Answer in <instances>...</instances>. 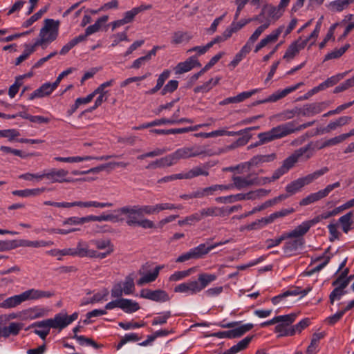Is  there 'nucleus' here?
I'll return each instance as SVG.
<instances>
[{
    "label": "nucleus",
    "instance_id": "obj_36",
    "mask_svg": "<svg viewBox=\"0 0 354 354\" xmlns=\"http://www.w3.org/2000/svg\"><path fill=\"white\" fill-rule=\"evenodd\" d=\"M252 48L249 46L248 44H245V45L241 48V49L238 52L233 59L229 64V66L234 68L241 61L242 59L251 51Z\"/></svg>",
    "mask_w": 354,
    "mask_h": 354
},
{
    "label": "nucleus",
    "instance_id": "obj_17",
    "mask_svg": "<svg viewBox=\"0 0 354 354\" xmlns=\"http://www.w3.org/2000/svg\"><path fill=\"white\" fill-rule=\"evenodd\" d=\"M48 309L37 306L22 310L23 320L35 319L46 316Z\"/></svg>",
    "mask_w": 354,
    "mask_h": 354
},
{
    "label": "nucleus",
    "instance_id": "obj_59",
    "mask_svg": "<svg viewBox=\"0 0 354 354\" xmlns=\"http://www.w3.org/2000/svg\"><path fill=\"white\" fill-rule=\"evenodd\" d=\"M192 268H189L187 270L176 271L169 276V280L170 281H178L182 280L189 276L192 274Z\"/></svg>",
    "mask_w": 354,
    "mask_h": 354
},
{
    "label": "nucleus",
    "instance_id": "obj_12",
    "mask_svg": "<svg viewBox=\"0 0 354 354\" xmlns=\"http://www.w3.org/2000/svg\"><path fill=\"white\" fill-rule=\"evenodd\" d=\"M303 84H304L303 82H299L294 86L287 87L283 90L277 91L276 92H274V93L270 95L268 97L257 102L256 104L277 102L279 100L286 97L288 94L295 91V90L299 88Z\"/></svg>",
    "mask_w": 354,
    "mask_h": 354
},
{
    "label": "nucleus",
    "instance_id": "obj_30",
    "mask_svg": "<svg viewBox=\"0 0 354 354\" xmlns=\"http://www.w3.org/2000/svg\"><path fill=\"white\" fill-rule=\"evenodd\" d=\"M354 0H335L328 3V8L334 12H340L346 9Z\"/></svg>",
    "mask_w": 354,
    "mask_h": 354
},
{
    "label": "nucleus",
    "instance_id": "obj_37",
    "mask_svg": "<svg viewBox=\"0 0 354 354\" xmlns=\"http://www.w3.org/2000/svg\"><path fill=\"white\" fill-rule=\"evenodd\" d=\"M108 20V16L105 15L100 18H99L94 24L88 26L85 30V34L82 35V36H85V39L86 37L93 33H95L100 30L102 24L106 22Z\"/></svg>",
    "mask_w": 354,
    "mask_h": 354
},
{
    "label": "nucleus",
    "instance_id": "obj_32",
    "mask_svg": "<svg viewBox=\"0 0 354 354\" xmlns=\"http://www.w3.org/2000/svg\"><path fill=\"white\" fill-rule=\"evenodd\" d=\"M310 226L307 221L302 222L299 225L295 227L293 230L286 232L288 239L291 238H303L302 236L308 232L310 230Z\"/></svg>",
    "mask_w": 354,
    "mask_h": 354
},
{
    "label": "nucleus",
    "instance_id": "obj_20",
    "mask_svg": "<svg viewBox=\"0 0 354 354\" xmlns=\"http://www.w3.org/2000/svg\"><path fill=\"white\" fill-rule=\"evenodd\" d=\"M196 66H200V63L195 56L189 57L185 62H180L175 67L176 74H183L191 71Z\"/></svg>",
    "mask_w": 354,
    "mask_h": 354
},
{
    "label": "nucleus",
    "instance_id": "obj_49",
    "mask_svg": "<svg viewBox=\"0 0 354 354\" xmlns=\"http://www.w3.org/2000/svg\"><path fill=\"white\" fill-rule=\"evenodd\" d=\"M350 47L349 44H345L344 46L335 49L325 55L324 61L340 57Z\"/></svg>",
    "mask_w": 354,
    "mask_h": 354
},
{
    "label": "nucleus",
    "instance_id": "obj_31",
    "mask_svg": "<svg viewBox=\"0 0 354 354\" xmlns=\"http://www.w3.org/2000/svg\"><path fill=\"white\" fill-rule=\"evenodd\" d=\"M285 26L281 25L277 28L273 30L269 35H266L265 37L261 39L264 46L266 47L269 44L275 43L278 40L280 35L283 32Z\"/></svg>",
    "mask_w": 354,
    "mask_h": 354
},
{
    "label": "nucleus",
    "instance_id": "obj_52",
    "mask_svg": "<svg viewBox=\"0 0 354 354\" xmlns=\"http://www.w3.org/2000/svg\"><path fill=\"white\" fill-rule=\"evenodd\" d=\"M321 336L318 334H315L310 341V345L308 346L306 354H317L319 351V343Z\"/></svg>",
    "mask_w": 354,
    "mask_h": 354
},
{
    "label": "nucleus",
    "instance_id": "obj_40",
    "mask_svg": "<svg viewBox=\"0 0 354 354\" xmlns=\"http://www.w3.org/2000/svg\"><path fill=\"white\" fill-rule=\"evenodd\" d=\"M219 77L215 78H211L207 82H205L203 85L198 86L194 88V91L195 93H207L210 91L214 86H216L220 81Z\"/></svg>",
    "mask_w": 354,
    "mask_h": 354
},
{
    "label": "nucleus",
    "instance_id": "obj_41",
    "mask_svg": "<svg viewBox=\"0 0 354 354\" xmlns=\"http://www.w3.org/2000/svg\"><path fill=\"white\" fill-rule=\"evenodd\" d=\"M85 41V36L82 35H78L77 37H75V38L72 39L71 41H69L67 44H66L63 47L61 48L59 51V54L61 55H66L71 49H72L74 46L77 45L79 43Z\"/></svg>",
    "mask_w": 354,
    "mask_h": 354
},
{
    "label": "nucleus",
    "instance_id": "obj_27",
    "mask_svg": "<svg viewBox=\"0 0 354 354\" xmlns=\"http://www.w3.org/2000/svg\"><path fill=\"white\" fill-rule=\"evenodd\" d=\"M164 268V266H156L153 272L144 274L142 277H140L137 281V284L138 286H143L147 283H149L153 282L158 277L160 270Z\"/></svg>",
    "mask_w": 354,
    "mask_h": 354
},
{
    "label": "nucleus",
    "instance_id": "obj_46",
    "mask_svg": "<svg viewBox=\"0 0 354 354\" xmlns=\"http://www.w3.org/2000/svg\"><path fill=\"white\" fill-rule=\"evenodd\" d=\"M36 48L37 47L35 46L34 44H32V45H26L25 46V49L23 51L22 54L16 59L15 63V65L18 66L21 62H23L24 61L30 57V55L31 54H32L35 51Z\"/></svg>",
    "mask_w": 354,
    "mask_h": 354
},
{
    "label": "nucleus",
    "instance_id": "obj_4",
    "mask_svg": "<svg viewBox=\"0 0 354 354\" xmlns=\"http://www.w3.org/2000/svg\"><path fill=\"white\" fill-rule=\"evenodd\" d=\"M172 153L176 163L181 159H189L200 156H212L214 154L209 153L203 149L202 147L197 145L183 147L177 149Z\"/></svg>",
    "mask_w": 354,
    "mask_h": 354
},
{
    "label": "nucleus",
    "instance_id": "obj_43",
    "mask_svg": "<svg viewBox=\"0 0 354 354\" xmlns=\"http://www.w3.org/2000/svg\"><path fill=\"white\" fill-rule=\"evenodd\" d=\"M201 219H203L209 216H216L222 214L221 208L217 207H209L207 208H203L198 212Z\"/></svg>",
    "mask_w": 354,
    "mask_h": 354
},
{
    "label": "nucleus",
    "instance_id": "obj_21",
    "mask_svg": "<svg viewBox=\"0 0 354 354\" xmlns=\"http://www.w3.org/2000/svg\"><path fill=\"white\" fill-rule=\"evenodd\" d=\"M236 322H231L223 326L224 328H233L230 330V333L232 334L231 337H232V338L240 337L253 328V324L250 323L238 326H236Z\"/></svg>",
    "mask_w": 354,
    "mask_h": 354
},
{
    "label": "nucleus",
    "instance_id": "obj_44",
    "mask_svg": "<svg viewBox=\"0 0 354 354\" xmlns=\"http://www.w3.org/2000/svg\"><path fill=\"white\" fill-rule=\"evenodd\" d=\"M80 207L82 208H89V207H95V208H105V207H111L113 204L112 203H101L95 201H80Z\"/></svg>",
    "mask_w": 354,
    "mask_h": 354
},
{
    "label": "nucleus",
    "instance_id": "obj_22",
    "mask_svg": "<svg viewBox=\"0 0 354 354\" xmlns=\"http://www.w3.org/2000/svg\"><path fill=\"white\" fill-rule=\"evenodd\" d=\"M31 327L37 328L35 330V333L37 334L42 339H45L52 328L48 319L37 322L31 325Z\"/></svg>",
    "mask_w": 354,
    "mask_h": 354
},
{
    "label": "nucleus",
    "instance_id": "obj_26",
    "mask_svg": "<svg viewBox=\"0 0 354 354\" xmlns=\"http://www.w3.org/2000/svg\"><path fill=\"white\" fill-rule=\"evenodd\" d=\"M53 245V242L51 241H44V240H35V241H30L26 239H21L18 241L19 247H29L34 248H39L48 247Z\"/></svg>",
    "mask_w": 354,
    "mask_h": 354
},
{
    "label": "nucleus",
    "instance_id": "obj_14",
    "mask_svg": "<svg viewBox=\"0 0 354 354\" xmlns=\"http://www.w3.org/2000/svg\"><path fill=\"white\" fill-rule=\"evenodd\" d=\"M138 208L137 205L124 206L117 210L122 215L126 216V223L129 226L136 225L139 219L142 217L138 216V213L136 211Z\"/></svg>",
    "mask_w": 354,
    "mask_h": 354
},
{
    "label": "nucleus",
    "instance_id": "obj_7",
    "mask_svg": "<svg viewBox=\"0 0 354 354\" xmlns=\"http://www.w3.org/2000/svg\"><path fill=\"white\" fill-rule=\"evenodd\" d=\"M284 12L285 10L279 5L275 6L272 4H269L264 7L261 14L254 17L253 19L262 22L263 21L261 19V17L266 13L268 18L265 22H269L270 26L278 21L283 15Z\"/></svg>",
    "mask_w": 354,
    "mask_h": 354
},
{
    "label": "nucleus",
    "instance_id": "obj_5",
    "mask_svg": "<svg viewBox=\"0 0 354 354\" xmlns=\"http://www.w3.org/2000/svg\"><path fill=\"white\" fill-rule=\"evenodd\" d=\"M276 158L275 153L268 155H257L251 158L249 161L237 165L235 167L226 168L227 171H237V173H243L245 170H249L251 167H257L264 162L273 161Z\"/></svg>",
    "mask_w": 354,
    "mask_h": 354
},
{
    "label": "nucleus",
    "instance_id": "obj_56",
    "mask_svg": "<svg viewBox=\"0 0 354 354\" xmlns=\"http://www.w3.org/2000/svg\"><path fill=\"white\" fill-rule=\"evenodd\" d=\"M187 172V176L189 179L199 176H207L209 175V171L207 168L201 167H193Z\"/></svg>",
    "mask_w": 354,
    "mask_h": 354
},
{
    "label": "nucleus",
    "instance_id": "obj_50",
    "mask_svg": "<svg viewBox=\"0 0 354 354\" xmlns=\"http://www.w3.org/2000/svg\"><path fill=\"white\" fill-rule=\"evenodd\" d=\"M91 244H93L98 250H108L113 248V245L109 239H92L89 241Z\"/></svg>",
    "mask_w": 354,
    "mask_h": 354
},
{
    "label": "nucleus",
    "instance_id": "obj_63",
    "mask_svg": "<svg viewBox=\"0 0 354 354\" xmlns=\"http://www.w3.org/2000/svg\"><path fill=\"white\" fill-rule=\"evenodd\" d=\"M171 317L170 311H165L159 313V315L155 317L152 320V325H162L167 323V319Z\"/></svg>",
    "mask_w": 354,
    "mask_h": 354
},
{
    "label": "nucleus",
    "instance_id": "obj_6",
    "mask_svg": "<svg viewBox=\"0 0 354 354\" xmlns=\"http://www.w3.org/2000/svg\"><path fill=\"white\" fill-rule=\"evenodd\" d=\"M314 153L315 147L313 144L310 143L295 151L294 153L286 158L285 160L287 165H289V167L292 168L295 164L299 161H307L314 156Z\"/></svg>",
    "mask_w": 354,
    "mask_h": 354
},
{
    "label": "nucleus",
    "instance_id": "obj_18",
    "mask_svg": "<svg viewBox=\"0 0 354 354\" xmlns=\"http://www.w3.org/2000/svg\"><path fill=\"white\" fill-rule=\"evenodd\" d=\"M307 44L308 39L297 40L292 43L285 52L283 58L287 61L292 59L301 49L306 47Z\"/></svg>",
    "mask_w": 354,
    "mask_h": 354
},
{
    "label": "nucleus",
    "instance_id": "obj_24",
    "mask_svg": "<svg viewBox=\"0 0 354 354\" xmlns=\"http://www.w3.org/2000/svg\"><path fill=\"white\" fill-rule=\"evenodd\" d=\"M56 88L57 86H54V83H45L30 94V100L40 98L48 95Z\"/></svg>",
    "mask_w": 354,
    "mask_h": 354
},
{
    "label": "nucleus",
    "instance_id": "obj_11",
    "mask_svg": "<svg viewBox=\"0 0 354 354\" xmlns=\"http://www.w3.org/2000/svg\"><path fill=\"white\" fill-rule=\"evenodd\" d=\"M205 243L190 249L185 253L180 255L176 260L177 263H183L190 259H198L205 255Z\"/></svg>",
    "mask_w": 354,
    "mask_h": 354
},
{
    "label": "nucleus",
    "instance_id": "obj_61",
    "mask_svg": "<svg viewBox=\"0 0 354 354\" xmlns=\"http://www.w3.org/2000/svg\"><path fill=\"white\" fill-rule=\"evenodd\" d=\"M212 138L220 137V136H240L243 134V131H227L226 129H220L215 131H212Z\"/></svg>",
    "mask_w": 354,
    "mask_h": 354
},
{
    "label": "nucleus",
    "instance_id": "obj_48",
    "mask_svg": "<svg viewBox=\"0 0 354 354\" xmlns=\"http://www.w3.org/2000/svg\"><path fill=\"white\" fill-rule=\"evenodd\" d=\"M138 208L136 210L138 213L139 217H144L145 215L157 214L155 205H137Z\"/></svg>",
    "mask_w": 354,
    "mask_h": 354
},
{
    "label": "nucleus",
    "instance_id": "obj_39",
    "mask_svg": "<svg viewBox=\"0 0 354 354\" xmlns=\"http://www.w3.org/2000/svg\"><path fill=\"white\" fill-rule=\"evenodd\" d=\"M270 26L269 22H264L262 25L259 26L254 32L251 35V36L248 39L245 43L249 46L252 48L254 43L259 39V37L261 35V34Z\"/></svg>",
    "mask_w": 354,
    "mask_h": 354
},
{
    "label": "nucleus",
    "instance_id": "obj_28",
    "mask_svg": "<svg viewBox=\"0 0 354 354\" xmlns=\"http://www.w3.org/2000/svg\"><path fill=\"white\" fill-rule=\"evenodd\" d=\"M140 308L139 304L129 299L120 298V309L126 313H133Z\"/></svg>",
    "mask_w": 354,
    "mask_h": 354
},
{
    "label": "nucleus",
    "instance_id": "obj_55",
    "mask_svg": "<svg viewBox=\"0 0 354 354\" xmlns=\"http://www.w3.org/2000/svg\"><path fill=\"white\" fill-rule=\"evenodd\" d=\"M251 339H252V337H245L244 339L241 340L239 342H238L236 344L232 346L229 349L230 352L232 354H236V353H239V351L244 350L248 346V345L250 342Z\"/></svg>",
    "mask_w": 354,
    "mask_h": 354
},
{
    "label": "nucleus",
    "instance_id": "obj_29",
    "mask_svg": "<svg viewBox=\"0 0 354 354\" xmlns=\"http://www.w3.org/2000/svg\"><path fill=\"white\" fill-rule=\"evenodd\" d=\"M46 190L45 187L25 189L21 190H15L12 194L22 198H28L39 196Z\"/></svg>",
    "mask_w": 354,
    "mask_h": 354
},
{
    "label": "nucleus",
    "instance_id": "obj_51",
    "mask_svg": "<svg viewBox=\"0 0 354 354\" xmlns=\"http://www.w3.org/2000/svg\"><path fill=\"white\" fill-rule=\"evenodd\" d=\"M121 283L125 295H129L133 293L135 290V284L132 277L127 276L124 281Z\"/></svg>",
    "mask_w": 354,
    "mask_h": 354
},
{
    "label": "nucleus",
    "instance_id": "obj_19",
    "mask_svg": "<svg viewBox=\"0 0 354 354\" xmlns=\"http://www.w3.org/2000/svg\"><path fill=\"white\" fill-rule=\"evenodd\" d=\"M232 180L233 181V183H231V185H232V189L236 188L238 190H241L256 183V179L252 178L250 175L247 176L234 175L232 177Z\"/></svg>",
    "mask_w": 354,
    "mask_h": 354
},
{
    "label": "nucleus",
    "instance_id": "obj_45",
    "mask_svg": "<svg viewBox=\"0 0 354 354\" xmlns=\"http://www.w3.org/2000/svg\"><path fill=\"white\" fill-rule=\"evenodd\" d=\"M324 198L320 190L317 192L312 193L308 195L306 197L304 198L300 202L299 205L301 206L308 205L311 203H315L321 199Z\"/></svg>",
    "mask_w": 354,
    "mask_h": 354
},
{
    "label": "nucleus",
    "instance_id": "obj_53",
    "mask_svg": "<svg viewBox=\"0 0 354 354\" xmlns=\"http://www.w3.org/2000/svg\"><path fill=\"white\" fill-rule=\"evenodd\" d=\"M344 138L342 135H339L337 136H335L334 138H332L330 139L326 140L324 142H322L319 145H317V148L318 149H322L328 147L334 146L336 145H338L342 142H344Z\"/></svg>",
    "mask_w": 354,
    "mask_h": 354
},
{
    "label": "nucleus",
    "instance_id": "obj_34",
    "mask_svg": "<svg viewBox=\"0 0 354 354\" xmlns=\"http://www.w3.org/2000/svg\"><path fill=\"white\" fill-rule=\"evenodd\" d=\"M352 120L351 116H342L334 121L330 122L325 129L326 133L335 130L337 128L344 126L350 123Z\"/></svg>",
    "mask_w": 354,
    "mask_h": 354
},
{
    "label": "nucleus",
    "instance_id": "obj_10",
    "mask_svg": "<svg viewBox=\"0 0 354 354\" xmlns=\"http://www.w3.org/2000/svg\"><path fill=\"white\" fill-rule=\"evenodd\" d=\"M140 297L156 302H165L170 299L166 291L160 289L155 290L142 289L140 290Z\"/></svg>",
    "mask_w": 354,
    "mask_h": 354
},
{
    "label": "nucleus",
    "instance_id": "obj_25",
    "mask_svg": "<svg viewBox=\"0 0 354 354\" xmlns=\"http://www.w3.org/2000/svg\"><path fill=\"white\" fill-rule=\"evenodd\" d=\"M218 275L216 274H210L202 272L198 275V279L196 280L200 291L204 290L209 283L216 280Z\"/></svg>",
    "mask_w": 354,
    "mask_h": 354
},
{
    "label": "nucleus",
    "instance_id": "obj_13",
    "mask_svg": "<svg viewBox=\"0 0 354 354\" xmlns=\"http://www.w3.org/2000/svg\"><path fill=\"white\" fill-rule=\"evenodd\" d=\"M326 106L327 104L324 102L307 104L301 108H299L298 114L307 117L313 116L322 112Z\"/></svg>",
    "mask_w": 354,
    "mask_h": 354
},
{
    "label": "nucleus",
    "instance_id": "obj_47",
    "mask_svg": "<svg viewBox=\"0 0 354 354\" xmlns=\"http://www.w3.org/2000/svg\"><path fill=\"white\" fill-rule=\"evenodd\" d=\"M348 73V72L346 71L344 73H337L335 75H333V76L328 77L326 80H325L324 82H322L325 88H327L328 87H331V86L335 85L339 81H341L342 79H344V77H346Z\"/></svg>",
    "mask_w": 354,
    "mask_h": 354
},
{
    "label": "nucleus",
    "instance_id": "obj_2",
    "mask_svg": "<svg viewBox=\"0 0 354 354\" xmlns=\"http://www.w3.org/2000/svg\"><path fill=\"white\" fill-rule=\"evenodd\" d=\"M328 171V169L324 167L319 170L310 174L305 177L299 178L290 183L288 184L286 187V192L289 195H292L299 192L305 185H309L319 177L324 175Z\"/></svg>",
    "mask_w": 354,
    "mask_h": 354
},
{
    "label": "nucleus",
    "instance_id": "obj_15",
    "mask_svg": "<svg viewBox=\"0 0 354 354\" xmlns=\"http://www.w3.org/2000/svg\"><path fill=\"white\" fill-rule=\"evenodd\" d=\"M174 292L184 293L187 295H194L199 293L201 291L196 281L192 280L177 285L174 288Z\"/></svg>",
    "mask_w": 354,
    "mask_h": 354
},
{
    "label": "nucleus",
    "instance_id": "obj_54",
    "mask_svg": "<svg viewBox=\"0 0 354 354\" xmlns=\"http://www.w3.org/2000/svg\"><path fill=\"white\" fill-rule=\"evenodd\" d=\"M200 221H201V219L200 216L197 212L196 213H194V214L184 218L183 219L179 220L178 221V224L180 226L192 225L197 222H199Z\"/></svg>",
    "mask_w": 354,
    "mask_h": 354
},
{
    "label": "nucleus",
    "instance_id": "obj_8",
    "mask_svg": "<svg viewBox=\"0 0 354 354\" xmlns=\"http://www.w3.org/2000/svg\"><path fill=\"white\" fill-rule=\"evenodd\" d=\"M78 313L75 312L68 316L66 313L56 314L53 318L47 319L52 328L62 330L78 318Z\"/></svg>",
    "mask_w": 354,
    "mask_h": 354
},
{
    "label": "nucleus",
    "instance_id": "obj_1",
    "mask_svg": "<svg viewBox=\"0 0 354 354\" xmlns=\"http://www.w3.org/2000/svg\"><path fill=\"white\" fill-rule=\"evenodd\" d=\"M59 22L52 19L44 20V26L41 28L39 38L35 41V46L47 47L48 44L55 41L59 34Z\"/></svg>",
    "mask_w": 354,
    "mask_h": 354
},
{
    "label": "nucleus",
    "instance_id": "obj_3",
    "mask_svg": "<svg viewBox=\"0 0 354 354\" xmlns=\"http://www.w3.org/2000/svg\"><path fill=\"white\" fill-rule=\"evenodd\" d=\"M68 171L64 169L53 168L44 171V178H46L50 183H72L75 181H88V178L73 179L68 178Z\"/></svg>",
    "mask_w": 354,
    "mask_h": 354
},
{
    "label": "nucleus",
    "instance_id": "obj_35",
    "mask_svg": "<svg viewBox=\"0 0 354 354\" xmlns=\"http://www.w3.org/2000/svg\"><path fill=\"white\" fill-rule=\"evenodd\" d=\"M192 38V35L188 32L176 31L171 36V43L175 45L187 43Z\"/></svg>",
    "mask_w": 354,
    "mask_h": 354
},
{
    "label": "nucleus",
    "instance_id": "obj_42",
    "mask_svg": "<svg viewBox=\"0 0 354 354\" xmlns=\"http://www.w3.org/2000/svg\"><path fill=\"white\" fill-rule=\"evenodd\" d=\"M353 212H350L339 218V223H340L342 230L344 233H348L351 229V225L353 223Z\"/></svg>",
    "mask_w": 354,
    "mask_h": 354
},
{
    "label": "nucleus",
    "instance_id": "obj_62",
    "mask_svg": "<svg viewBox=\"0 0 354 354\" xmlns=\"http://www.w3.org/2000/svg\"><path fill=\"white\" fill-rule=\"evenodd\" d=\"M291 169L289 165H287L286 161L284 160L281 167L274 171L271 176V180L273 182L279 179L281 176L287 173Z\"/></svg>",
    "mask_w": 354,
    "mask_h": 354
},
{
    "label": "nucleus",
    "instance_id": "obj_23",
    "mask_svg": "<svg viewBox=\"0 0 354 354\" xmlns=\"http://www.w3.org/2000/svg\"><path fill=\"white\" fill-rule=\"evenodd\" d=\"M292 239L286 241L283 247V250L285 254L287 255H292L295 252L301 248L304 241L303 238H292Z\"/></svg>",
    "mask_w": 354,
    "mask_h": 354
},
{
    "label": "nucleus",
    "instance_id": "obj_64",
    "mask_svg": "<svg viewBox=\"0 0 354 354\" xmlns=\"http://www.w3.org/2000/svg\"><path fill=\"white\" fill-rule=\"evenodd\" d=\"M156 214H158L159 212L164 211V210H173L176 209H182V206L180 205H176L173 203H157L155 205Z\"/></svg>",
    "mask_w": 354,
    "mask_h": 354
},
{
    "label": "nucleus",
    "instance_id": "obj_60",
    "mask_svg": "<svg viewBox=\"0 0 354 354\" xmlns=\"http://www.w3.org/2000/svg\"><path fill=\"white\" fill-rule=\"evenodd\" d=\"M262 88H254L251 91H244L242 93H240L236 96H234L235 102L236 103H239L245 100L250 97L252 95L261 91Z\"/></svg>",
    "mask_w": 354,
    "mask_h": 354
},
{
    "label": "nucleus",
    "instance_id": "obj_33",
    "mask_svg": "<svg viewBox=\"0 0 354 354\" xmlns=\"http://www.w3.org/2000/svg\"><path fill=\"white\" fill-rule=\"evenodd\" d=\"M21 303H23V300L21 294L16 295L3 299L0 303V308L5 309L12 308L20 305Z\"/></svg>",
    "mask_w": 354,
    "mask_h": 354
},
{
    "label": "nucleus",
    "instance_id": "obj_57",
    "mask_svg": "<svg viewBox=\"0 0 354 354\" xmlns=\"http://www.w3.org/2000/svg\"><path fill=\"white\" fill-rule=\"evenodd\" d=\"M19 178L23 179L27 181H35V182H40L44 179V171L39 173H25L23 174H21L19 176Z\"/></svg>",
    "mask_w": 354,
    "mask_h": 354
},
{
    "label": "nucleus",
    "instance_id": "obj_58",
    "mask_svg": "<svg viewBox=\"0 0 354 354\" xmlns=\"http://www.w3.org/2000/svg\"><path fill=\"white\" fill-rule=\"evenodd\" d=\"M258 138L259 140L257 142V145H263L276 140L272 129L270 131L259 133Z\"/></svg>",
    "mask_w": 354,
    "mask_h": 354
},
{
    "label": "nucleus",
    "instance_id": "obj_9",
    "mask_svg": "<svg viewBox=\"0 0 354 354\" xmlns=\"http://www.w3.org/2000/svg\"><path fill=\"white\" fill-rule=\"evenodd\" d=\"M313 123V122H308L307 124H302L299 127L297 128L295 127L292 122H290L274 127L272 129V130L277 140L285 137L292 133H294L296 131H299L301 129H306L308 127L312 125Z\"/></svg>",
    "mask_w": 354,
    "mask_h": 354
},
{
    "label": "nucleus",
    "instance_id": "obj_38",
    "mask_svg": "<svg viewBox=\"0 0 354 354\" xmlns=\"http://www.w3.org/2000/svg\"><path fill=\"white\" fill-rule=\"evenodd\" d=\"M88 243L83 241H78L77 244V257L91 258L94 250L89 248Z\"/></svg>",
    "mask_w": 354,
    "mask_h": 354
},
{
    "label": "nucleus",
    "instance_id": "obj_16",
    "mask_svg": "<svg viewBox=\"0 0 354 354\" xmlns=\"http://www.w3.org/2000/svg\"><path fill=\"white\" fill-rule=\"evenodd\" d=\"M53 293L49 291H44L38 289H29L21 293L23 302L28 300H37L41 298H49Z\"/></svg>",
    "mask_w": 354,
    "mask_h": 354
}]
</instances>
